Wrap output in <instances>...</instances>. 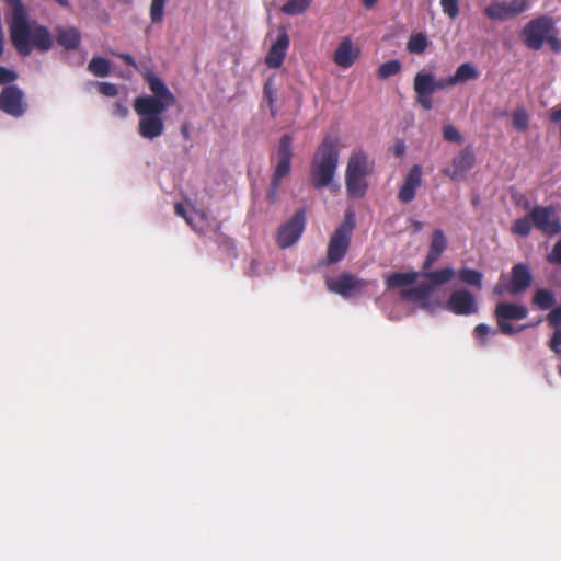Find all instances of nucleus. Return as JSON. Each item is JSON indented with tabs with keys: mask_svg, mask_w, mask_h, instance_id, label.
Here are the masks:
<instances>
[{
	"mask_svg": "<svg viewBox=\"0 0 561 561\" xmlns=\"http://www.w3.org/2000/svg\"><path fill=\"white\" fill-rule=\"evenodd\" d=\"M151 95L137 96L134 110L139 116L138 133L146 139H154L164 133L162 114L176 102L167 84L151 70L142 73Z\"/></svg>",
	"mask_w": 561,
	"mask_h": 561,
	"instance_id": "f257e3e1",
	"label": "nucleus"
},
{
	"mask_svg": "<svg viewBox=\"0 0 561 561\" xmlns=\"http://www.w3.org/2000/svg\"><path fill=\"white\" fill-rule=\"evenodd\" d=\"M9 32L13 47L22 57L30 56L33 50L46 53L54 46L49 30L36 21H30L26 9L20 7L11 19Z\"/></svg>",
	"mask_w": 561,
	"mask_h": 561,
	"instance_id": "f03ea898",
	"label": "nucleus"
},
{
	"mask_svg": "<svg viewBox=\"0 0 561 561\" xmlns=\"http://www.w3.org/2000/svg\"><path fill=\"white\" fill-rule=\"evenodd\" d=\"M339 161L337 142L325 137L318 147L311 162V181L316 188L328 186L335 173Z\"/></svg>",
	"mask_w": 561,
	"mask_h": 561,
	"instance_id": "7ed1b4c3",
	"label": "nucleus"
},
{
	"mask_svg": "<svg viewBox=\"0 0 561 561\" xmlns=\"http://www.w3.org/2000/svg\"><path fill=\"white\" fill-rule=\"evenodd\" d=\"M375 172V161L363 151L353 152L352 194L353 198L362 197L369 186V178Z\"/></svg>",
	"mask_w": 561,
	"mask_h": 561,
	"instance_id": "20e7f679",
	"label": "nucleus"
},
{
	"mask_svg": "<svg viewBox=\"0 0 561 561\" xmlns=\"http://www.w3.org/2000/svg\"><path fill=\"white\" fill-rule=\"evenodd\" d=\"M350 230L351 208L345 210L344 221L331 237L328 244L327 256L318 263L319 266L335 264L344 259L348 249L347 233Z\"/></svg>",
	"mask_w": 561,
	"mask_h": 561,
	"instance_id": "39448f33",
	"label": "nucleus"
},
{
	"mask_svg": "<svg viewBox=\"0 0 561 561\" xmlns=\"http://www.w3.org/2000/svg\"><path fill=\"white\" fill-rule=\"evenodd\" d=\"M554 21L552 18L542 15L530 20L522 31V37L525 45L534 50L542 48L550 33L554 32Z\"/></svg>",
	"mask_w": 561,
	"mask_h": 561,
	"instance_id": "423d86ee",
	"label": "nucleus"
},
{
	"mask_svg": "<svg viewBox=\"0 0 561 561\" xmlns=\"http://www.w3.org/2000/svg\"><path fill=\"white\" fill-rule=\"evenodd\" d=\"M306 226V214L298 209L277 231V244L286 249L295 244L301 237Z\"/></svg>",
	"mask_w": 561,
	"mask_h": 561,
	"instance_id": "0eeeda50",
	"label": "nucleus"
},
{
	"mask_svg": "<svg viewBox=\"0 0 561 561\" xmlns=\"http://www.w3.org/2000/svg\"><path fill=\"white\" fill-rule=\"evenodd\" d=\"M533 226L546 236H556L561 232L560 219L551 206H535L529 211Z\"/></svg>",
	"mask_w": 561,
	"mask_h": 561,
	"instance_id": "6e6552de",
	"label": "nucleus"
},
{
	"mask_svg": "<svg viewBox=\"0 0 561 561\" xmlns=\"http://www.w3.org/2000/svg\"><path fill=\"white\" fill-rule=\"evenodd\" d=\"M527 314L528 311L526 307L510 302L497 304L494 311L499 330L505 335H513L516 333V329L508 322V320H523Z\"/></svg>",
	"mask_w": 561,
	"mask_h": 561,
	"instance_id": "1a4fd4ad",
	"label": "nucleus"
},
{
	"mask_svg": "<svg viewBox=\"0 0 561 561\" xmlns=\"http://www.w3.org/2000/svg\"><path fill=\"white\" fill-rule=\"evenodd\" d=\"M291 145V136L286 134L280 137L277 148V164L272 175L275 185H280L282 180L290 172L293 157Z\"/></svg>",
	"mask_w": 561,
	"mask_h": 561,
	"instance_id": "9d476101",
	"label": "nucleus"
},
{
	"mask_svg": "<svg viewBox=\"0 0 561 561\" xmlns=\"http://www.w3.org/2000/svg\"><path fill=\"white\" fill-rule=\"evenodd\" d=\"M476 156L473 149L468 146L454 157L451 168L444 170L453 181H462L467 178L468 172L474 167Z\"/></svg>",
	"mask_w": 561,
	"mask_h": 561,
	"instance_id": "9b49d317",
	"label": "nucleus"
},
{
	"mask_svg": "<svg viewBox=\"0 0 561 561\" xmlns=\"http://www.w3.org/2000/svg\"><path fill=\"white\" fill-rule=\"evenodd\" d=\"M446 309L457 316H468L478 312L474 296L468 289H458L451 293Z\"/></svg>",
	"mask_w": 561,
	"mask_h": 561,
	"instance_id": "f8f14e48",
	"label": "nucleus"
},
{
	"mask_svg": "<svg viewBox=\"0 0 561 561\" xmlns=\"http://www.w3.org/2000/svg\"><path fill=\"white\" fill-rule=\"evenodd\" d=\"M0 110L14 117H20L25 113L26 104L23 102V93L18 87L9 85L1 91Z\"/></svg>",
	"mask_w": 561,
	"mask_h": 561,
	"instance_id": "ddd939ff",
	"label": "nucleus"
},
{
	"mask_svg": "<svg viewBox=\"0 0 561 561\" xmlns=\"http://www.w3.org/2000/svg\"><path fill=\"white\" fill-rule=\"evenodd\" d=\"M421 183L422 169L420 165L415 164L409 170L407 176L404 178L403 184L398 192V199L403 204L412 202L415 197L416 188L421 185Z\"/></svg>",
	"mask_w": 561,
	"mask_h": 561,
	"instance_id": "4468645a",
	"label": "nucleus"
},
{
	"mask_svg": "<svg viewBox=\"0 0 561 561\" xmlns=\"http://www.w3.org/2000/svg\"><path fill=\"white\" fill-rule=\"evenodd\" d=\"M289 44L290 41L287 32L282 31L265 57V64L268 68L277 69L283 65Z\"/></svg>",
	"mask_w": 561,
	"mask_h": 561,
	"instance_id": "2eb2a0df",
	"label": "nucleus"
},
{
	"mask_svg": "<svg viewBox=\"0 0 561 561\" xmlns=\"http://www.w3.org/2000/svg\"><path fill=\"white\" fill-rule=\"evenodd\" d=\"M531 279L530 270L526 264H515L512 268L508 293L511 295H517L525 291L530 286Z\"/></svg>",
	"mask_w": 561,
	"mask_h": 561,
	"instance_id": "dca6fc26",
	"label": "nucleus"
},
{
	"mask_svg": "<svg viewBox=\"0 0 561 561\" xmlns=\"http://www.w3.org/2000/svg\"><path fill=\"white\" fill-rule=\"evenodd\" d=\"M447 245L448 241L443 230L436 229L431 237L430 249L423 263V270H430L438 261Z\"/></svg>",
	"mask_w": 561,
	"mask_h": 561,
	"instance_id": "f3484780",
	"label": "nucleus"
},
{
	"mask_svg": "<svg viewBox=\"0 0 561 561\" xmlns=\"http://www.w3.org/2000/svg\"><path fill=\"white\" fill-rule=\"evenodd\" d=\"M55 33L57 44L64 47L66 50H75L81 44L80 31L75 26H57L55 28Z\"/></svg>",
	"mask_w": 561,
	"mask_h": 561,
	"instance_id": "a211bd4d",
	"label": "nucleus"
},
{
	"mask_svg": "<svg viewBox=\"0 0 561 561\" xmlns=\"http://www.w3.org/2000/svg\"><path fill=\"white\" fill-rule=\"evenodd\" d=\"M325 285L329 291L344 298L351 297V273L343 272L337 277L325 276Z\"/></svg>",
	"mask_w": 561,
	"mask_h": 561,
	"instance_id": "6ab92c4d",
	"label": "nucleus"
},
{
	"mask_svg": "<svg viewBox=\"0 0 561 561\" xmlns=\"http://www.w3.org/2000/svg\"><path fill=\"white\" fill-rule=\"evenodd\" d=\"M432 295V286L421 283L417 286L403 288L400 298L404 301L426 304Z\"/></svg>",
	"mask_w": 561,
	"mask_h": 561,
	"instance_id": "aec40b11",
	"label": "nucleus"
},
{
	"mask_svg": "<svg viewBox=\"0 0 561 561\" xmlns=\"http://www.w3.org/2000/svg\"><path fill=\"white\" fill-rule=\"evenodd\" d=\"M420 273L417 272H397L386 276V287L397 289L408 287L416 282Z\"/></svg>",
	"mask_w": 561,
	"mask_h": 561,
	"instance_id": "412c9836",
	"label": "nucleus"
},
{
	"mask_svg": "<svg viewBox=\"0 0 561 561\" xmlns=\"http://www.w3.org/2000/svg\"><path fill=\"white\" fill-rule=\"evenodd\" d=\"M455 275L453 267H444L437 271L424 270L423 276L427 279L426 285L432 286V293L435 287L448 283Z\"/></svg>",
	"mask_w": 561,
	"mask_h": 561,
	"instance_id": "4be33fe9",
	"label": "nucleus"
},
{
	"mask_svg": "<svg viewBox=\"0 0 561 561\" xmlns=\"http://www.w3.org/2000/svg\"><path fill=\"white\" fill-rule=\"evenodd\" d=\"M333 61L343 68L351 67V37L345 36L333 55Z\"/></svg>",
	"mask_w": 561,
	"mask_h": 561,
	"instance_id": "5701e85b",
	"label": "nucleus"
},
{
	"mask_svg": "<svg viewBox=\"0 0 561 561\" xmlns=\"http://www.w3.org/2000/svg\"><path fill=\"white\" fill-rule=\"evenodd\" d=\"M484 14L493 21H506L512 19L506 2L495 1L484 9Z\"/></svg>",
	"mask_w": 561,
	"mask_h": 561,
	"instance_id": "b1692460",
	"label": "nucleus"
},
{
	"mask_svg": "<svg viewBox=\"0 0 561 561\" xmlns=\"http://www.w3.org/2000/svg\"><path fill=\"white\" fill-rule=\"evenodd\" d=\"M479 77L476 67L469 62L461 64L454 76H451V83L458 84L469 80H474Z\"/></svg>",
	"mask_w": 561,
	"mask_h": 561,
	"instance_id": "393cba45",
	"label": "nucleus"
},
{
	"mask_svg": "<svg viewBox=\"0 0 561 561\" xmlns=\"http://www.w3.org/2000/svg\"><path fill=\"white\" fill-rule=\"evenodd\" d=\"M458 277L467 285L473 286L479 290L482 288L483 274L477 270L461 268L458 271Z\"/></svg>",
	"mask_w": 561,
	"mask_h": 561,
	"instance_id": "a878e982",
	"label": "nucleus"
},
{
	"mask_svg": "<svg viewBox=\"0 0 561 561\" xmlns=\"http://www.w3.org/2000/svg\"><path fill=\"white\" fill-rule=\"evenodd\" d=\"M414 91H423L433 94L434 90V76L427 72H417L414 77Z\"/></svg>",
	"mask_w": 561,
	"mask_h": 561,
	"instance_id": "bb28decb",
	"label": "nucleus"
},
{
	"mask_svg": "<svg viewBox=\"0 0 561 561\" xmlns=\"http://www.w3.org/2000/svg\"><path fill=\"white\" fill-rule=\"evenodd\" d=\"M88 70L96 77H106L111 71V64L104 57H93L88 65Z\"/></svg>",
	"mask_w": 561,
	"mask_h": 561,
	"instance_id": "cd10ccee",
	"label": "nucleus"
},
{
	"mask_svg": "<svg viewBox=\"0 0 561 561\" xmlns=\"http://www.w3.org/2000/svg\"><path fill=\"white\" fill-rule=\"evenodd\" d=\"M430 42L424 33L412 34L407 43V49L412 54H422L427 48Z\"/></svg>",
	"mask_w": 561,
	"mask_h": 561,
	"instance_id": "c85d7f7f",
	"label": "nucleus"
},
{
	"mask_svg": "<svg viewBox=\"0 0 561 561\" xmlns=\"http://www.w3.org/2000/svg\"><path fill=\"white\" fill-rule=\"evenodd\" d=\"M312 3V0H288L280 8L282 12L288 15L304 13Z\"/></svg>",
	"mask_w": 561,
	"mask_h": 561,
	"instance_id": "c756f323",
	"label": "nucleus"
},
{
	"mask_svg": "<svg viewBox=\"0 0 561 561\" xmlns=\"http://www.w3.org/2000/svg\"><path fill=\"white\" fill-rule=\"evenodd\" d=\"M533 301L538 308L547 310L554 305L556 298L552 291L538 289L534 295Z\"/></svg>",
	"mask_w": 561,
	"mask_h": 561,
	"instance_id": "7c9ffc66",
	"label": "nucleus"
},
{
	"mask_svg": "<svg viewBox=\"0 0 561 561\" xmlns=\"http://www.w3.org/2000/svg\"><path fill=\"white\" fill-rule=\"evenodd\" d=\"M513 127L518 131H525L529 126V115L525 107H517L512 114Z\"/></svg>",
	"mask_w": 561,
	"mask_h": 561,
	"instance_id": "2f4dec72",
	"label": "nucleus"
},
{
	"mask_svg": "<svg viewBox=\"0 0 561 561\" xmlns=\"http://www.w3.org/2000/svg\"><path fill=\"white\" fill-rule=\"evenodd\" d=\"M533 221L528 216L518 218L513 222L512 232L520 237H527L531 231Z\"/></svg>",
	"mask_w": 561,
	"mask_h": 561,
	"instance_id": "473e14b6",
	"label": "nucleus"
},
{
	"mask_svg": "<svg viewBox=\"0 0 561 561\" xmlns=\"http://www.w3.org/2000/svg\"><path fill=\"white\" fill-rule=\"evenodd\" d=\"M401 70V64L399 60L393 59L381 64L378 68V77L386 79L390 76L398 73Z\"/></svg>",
	"mask_w": 561,
	"mask_h": 561,
	"instance_id": "72a5a7b5",
	"label": "nucleus"
},
{
	"mask_svg": "<svg viewBox=\"0 0 561 561\" xmlns=\"http://www.w3.org/2000/svg\"><path fill=\"white\" fill-rule=\"evenodd\" d=\"M167 0H151L150 20L152 24L162 22Z\"/></svg>",
	"mask_w": 561,
	"mask_h": 561,
	"instance_id": "f704fd0d",
	"label": "nucleus"
},
{
	"mask_svg": "<svg viewBox=\"0 0 561 561\" xmlns=\"http://www.w3.org/2000/svg\"><path fill=\"white\" fill-rule=\"evenodd\" d=\"M443 12L450 19L455 20L459 16V0H440L439 2Z\"/></svg>",
	"mask_w": 561,
	"mask_h": 561,
	"instance_id": "c9c22d12",
	"label": "nucleus"
},
{
	"mask_svg": "<svg viewBox=\"0 0 561 561\" xmlns=\"http://www.w3.org/2000/svg\"><path fill=\"white\" fill-rule=\"evenodd\" d=\"M263 98H264V101H266L268 103L272 116H275L276 115V111L274 110L275 89L273 87V82L271 79L264 83Z\"/></svg>",
	"mask_w": 561,
	"mask_h": 561,
	"instance_id": "e433bc0d",
	"label": "nucleus"
},
{
	"mask_svg": "<svg viewBox=\"0 0 561 561\" xmlns=\"http://www.w3.org/2000/svg\"><path fill=\"white\" fill-rule=\"evenodd\" d=\"M529 4V0H511L510 2H506L508 12L512 18H515L528 10Z\"/></svg>",
	"mask_w": 561,
	"mask_h": 561,
	"instance_id": "4c0bfd02",
	"label": "nucleus"
},
{
	"mask_svg": "<svg viewBox=\"0 0 561 561\" xmlns=\"http://www.w3.org/2000/svg\"><path fill=\"white\" fill-rule=\"evenodd\" d=\"M443 137L449 142L461 144L463 141L462 135L450 124L443 127Z\"/></svg>",
	"mask_w": 561,
	"mask_h": 561,
	"instance_id": "58836bf2",
	"label": "nucleus"
},
{
	"mask_svg": "<svg viewBox=\"0 0 561 561\" xmlns=\"http://www.w3.org/2000/svg\"><path fill=\"white\" fill-rule=\"evenodd\" d=\"M98 91L104 96H116L118 94L117 85L112 82H99Z\"/></svg>",
	"mask_w": 561,
	"mask_h": 561,
	"instance_id": "ea45409f",
	"label": "nucleus"
},
{
	"mask_svg": "<svg viewBox=\"0 0 561 561\" xmlns=\"http://www.w3.org/2000/svg\"><path fill=\"white\" fill-rule=\"evenodd\" d=\"M489 334H496V331L495 330H492L488 324L485 323H479L476 328H474V335L477 339H480L481 340V343L482 344H485V340L484 337Z\"/></svg>",
	"mask_w": 561,
	"mask_h": 561,
	"instance_id": "a19ab883",
	"label": "nucleus"
},
{
	"mask_svg": "<svg viewBox=\"0 0 561 561\" xmlns=\"http://www.w3.org/2000/svg\"><path fill=\"white\" fill-rule=\"evenodd\" d=\"M547 260L551 264L561 265V239L554 243L551 252L547 255Z\"/></svg>",
	"mask_w": 561,
	"mask_h": 561,
	"instance_id": "79ce46f5",
	"label": "nucleus"
},
{
	"mask_svg": "<svg viewBox=\"0 0 561 561\" xmlns=\"http://www.w3.org/2000/svg\"><path fill=\"white\" fill-rule=\"evenodd\" d=\"M415 93H416L417 102L421 104V106L427 111L432 110V107H433L432 95L433 94H428L423 91H415Z\"/></svg>",
	"mask_w": 561,
	"mask_h": 561,
	"instance_id": "37998d69",
	"label": "nucleus"
},
{
	"mask_svg": "<svg viewBox=\"0 0 561 561\" xmlns=\"http://www.w3.org/2000/svg\"><path fill=\"white\" fill-rule=\"evenodd\" d=\"M16 79V73L5 67L0 66V84L11 83Z\"/></svg>",
	"mask_w": 561,
	"mask_h": 561,
	"instance_id": "c03bdc74",
	"label": "nucleus"
},
{
	"mask_svg": "<svg viewBox=\"0 0 561 561\" xmlns=\"http://www.w3.org/2000/svg\"><path fill=\"white\" fill-rule=\"evenodd\" d=\"M554 33L556 31L550 33L545 43H547L553 51H561V41L557 37Z\"/></svg>",
	"mask_w": 561,
	"mask_h": 561,
	"instance_id": "a18cd8bd",
	"label": "nucleus"
},
{
	"mask_svg": "<svg viewBox=\"0 0 561 561\" xmlns=\"http://www.w3.org/2000/svg\"><path fill=\"white\" fill-rule=\"evenodd\" d=\"M548 321L552 325H558L561 323V306H558L557 308L550 311V313L548 314Z\"/></svg>",
	"mask_w": 561,
	"mask_h": 561,
	"instance_id": "49530a36",
	"label": "nucleus"
},
{
	"mask_svg": "<svg viewBox=\"0 0 561 561\" xmlns=\"http://www.w3.org/2000/svg\"><path fill=\"white\" fill-rule=\"evenodd\" d=\"M112 54L114 56L118 57L119 59H122L126 65L131 66L133 68L138 70V65L131 55L125 54V53H112Z\"/></svg>",
	"mask_w": 561,
	"mask_h": 561,
	"instance_id": "de8ad7c7",
	"label": "nucleus"
},
{
	"mask_svg": "<svg viewBox=\"0 0 561 561\" xmlns=\"http://www.w3.org/2000/svg\"><path fill=\"white\" fill-rule=\"evenodd\" d=\"M174 211L178 216L184 218L190 226H192V218L187 215V211L182 203H176L174 205Z\"/></svg>",
	"mask_w": 561,
	"mask_h": 561,
	"instance_id": "09e8293b",
	"label": "nucleus"
},
{
	"mask_svg": "<svg viewBox=\"0 0 561 561\" xmlns=\"http://www.w3.org/2000/svg\"><path fill=\"white\" fill-rule=\"evenodd\" d=\"M455 83H451V76L449 78H443L439 80L434 79V90H443L447 87H454Z\"/></svg>",
	"mask_w": 561,
	"mask_h": 561,
	"instance_id": "8fccbe9b",
	"label": "nucleus"
},
{
	"mask_svg": "<svg viewBox=\"0 0 561 561\" xmlns=\"http://www.w3.org/2000/svg\"><path fill=\"white\" fill-rule=\"evenodd\" d=\"M561 344V330L557 329L550 340V347L556 353H559L558 346Z\"/></svg>",
	"mask_w": 561,
	"mask_h": 561,
	"instance_id": "3c124183",
	"label": "nucleus"
},
{
	"mask_svg": "<svg viewBox=\"0 0 561 561\" xmlns=\"http://www.w3.org/2000/svg\"><path fill=\"white\" fill-rule=\"evenodd\" d=\"M279 186L280 185H275L273 180L271 181V188L267 192V201L270 203L274 204L277 201Z\"/></svg>",
	"mask_w": 561,
	"mask_h": 561,
	"instance_id": "603ef678",
	"label": "nucleus"
},
{
	"mask_svg": "<svg viewBox=\"0 0 561 561\" xmlns=\"http://www.w3.org/2000/svg\"><path fill=\"white\" fill-rule=\"evenodd\" d=\"M345 187L348 193H351V159L346 163L345 168Z\"/></svg>",
	"mask_w": 561,
	"mask_h": 561,
	"instance_id": "864d4df0",
	"label": "nucleus"
},
{
	"mask_svg": "<svg viewBox=\"0 0 561 561\" xmlns=\"http://www.w3.org/2000/svg\"><path fill=\"white\" fill-rule=\"evenodd\" d=\"M505 293H508V285H503V284H497L494 288H493V294L495 296H503Z\"/></svg>",
	"mask_w": 561,
	"mask_h": 561,
	"instance_id": "5fc2aeb1",
	"label": "nucleus"
},
{
	"mask_svg": "<svg viewBox=\"0 0 561 561\" xmlns=\"http://www.w3.org/2000/svg\"><path fill=\"white\" fill-rule=\"evenodd\" d=\"M9 4L12 5V16H15L16 10L19 7L21 9H25L21 0H5Z\"/></svg>",
	"mask_w": 561,
	"mask_h": 561,
	"instance_id": "6e6d98bb",
	"label": "nucleus"
},
{
	"mask_svg": "<svg viewBox=\"0 0 561 561\" xmlns=\"http://www.w3.org/2000/svg\"><path fill=\"white\" fill-rule=\"evenodd\" d=\"M405 151V145L402 141H398L393 147V153L397 157H401Z\"/></svg>",
	"mask_w": 561,
	"mask_h": 561,
	"instance_id": "4d7b16f0",
	"label": "nucleus"
},
{
	"mask_svg": "<svg viewBox=\"0 0 561 561\" xmlns=\"http://www.w3.org/2000/svg\"><path fill=\"white\" fill-rule=\"evenodd\" d=\"M181 134H182V136H183V138H184L185 140H188V139H190L191 134H190V127H188V125H187V124H183V125L181 126Z\"/></svg>",
	"mask_w": 561,
	"mask_h": 561,
	"instance_id": "13d9d810",
	"label": "nucleus"
},
{
	"mask_svg": "<svg viewBox=\"0 0 561 561\" xmlns=\"http://www.w3.org/2000/svg\"><path fill=\"white\" fill-rule=\"evenodd\" d=\"M360 2L365 9L370 10L376 5L378 0H360Z\"/></svg>",
	"mask_w": 561,
	"mask_h": 561,
	"instance_id": "bf43d9fd",
	"label": "nucleus"
},
{
	"mask_svg": "<svg viewBox=\"0 0 561 561\" xmlns=\"http://www.w3.org/2000/svg\"><path fill=\"white\" fill-rule=\"evenodd\" d=\"M116 110L117 112L121 114V116H126L127 115V108L125 106H123L122 104L117 103L116 104Z\"/></svg>",
	"mask_w": 561,
	"mask_h": 561,
	"instance_id": "052dcab7",
	"label": "nucleus"
},
{
	"mask_svg": "<svg viewBox=\"0 0 561 561\" xmlns=\"http://www.w3.org/2000/svg\"><path fill=\"white\" fill-rule=\"evenodd\" d=\"M412 227L414 228V230H415L416 232H419V231H421V230H422V228H423V224H422L421 221H419V220H413V221H412Z\"/></svg>",
	"mask_w": 561,
	"mask_h": 561,
	"instance_id": "680f3d73",
	"label": "nucleus"
},
{
	"mask_svg": "<svg viewBox=\"0 0 561 561\" xmlns=\"http://www.w3.org/2000/svg\"><path fill=\"white\" fill-rule=\"evenodd\" d=\"M58 4H60L61 7H69V1L68 0H55Z\"/></svg>",
	"mask_w": 561,
	"mask_h": 561,
	"instance_id": "e2e57ef3",
	"label": "nucleus"
},
{
	"mask_svg": "<svg viewBox=\"0 0 561 561\" xmlns=\"http://www.w3.org/2000/svg\"><path fill=\"white\" fill-rule=\"evenodd\" d=\"M358 54H359V50H358V49H355V48L353 47V55H352L353 60L358 56Z\"/></svg>",
	"mask_w": 561,
	"mask_h": 561,
	"instance_id": "0e129e2a",
	"label": "nucleus"
},
{
	"mask_svg": "<svg viewBox=\"0 0 561 561\" xmlns=\"http://www.w3.org/2000/svg\"><path fill=\"white\" fill-rule=\"evenodd\" d=\"M2 53H3V44L0 43V56L2 55Z\"/></svg>",
	"mask_w": 561,
	"mask_h": 561,
	"instance_id": "69168bd1",
	"label": "nucleus"
},
{
	"mask_svg": "<svg viewBox=\"0 0 561 561\" xmlns=\"http://www.w3.org/2000/svg\"><path fill=\"white\" fill-rule=\"evenodd\" d=\"M352 288H353V290H355V289H356V282H355L354 279H353Z\"/></svg>",
	"mask_w": 561,
	"mask_h": 561,
	"instance_id": "338daca9",
	"label": "nucleus"
},
{
	"mask_svg": "<svg viewBox=\"0 0 561 561\" xmlns=\"http://www.w3.org/2000/svg\"><path fill=\"white\" fill-rule=\"evenodd\" d=\"M556 107L561 108V105H557Z\"/></svg>",
	"mask_w": 561,
	"mask_h": 561,
	"instance_id": "774afa93",
	"label": "nucleus"
}]
</instances>
